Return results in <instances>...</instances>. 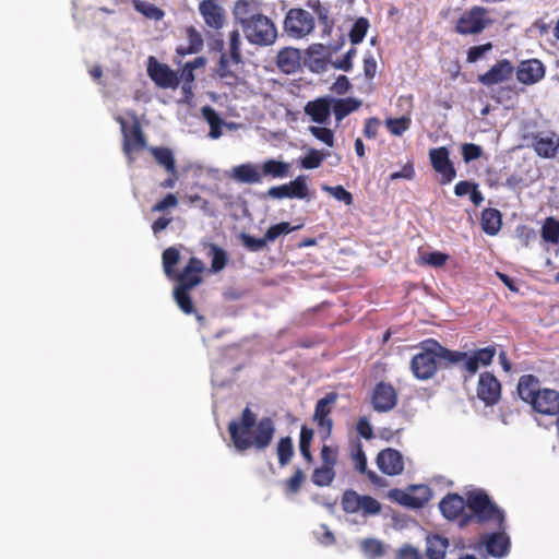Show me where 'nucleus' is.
<instances>
[{
	"mask_svg": "<svg viewBox=\"0 0 559 559\" xmlns=\"http://www.w3.org/2000/svg\"><path fill=\"white\" fill-rule=\"evenodd\" d=\"M308 5L312 9L319 23L323 26V33L330 35L334 27V20L330 16L329 8L318 0L313 4L309 1Z\"/></svg>",
	"mask_w": 559,
	"mask_h": 559,
	"instance_id": "obj_35",
	"label": "nucleus"
},
{
	"mask_svg": "<svg viewBox=\"0 0 559 559\" xmlns=\"http://www.w3.org/2000/svg\"><path fill=\"white\" fill-rule=\"evenodd\" d=\"M132 4L135 11L143 14L147 19L159 21L164 17V11L153 3L142 0H133Z\"/></svg>",
	"mask_w": 559,
	"mask_h": 559,
	"instance_id": "obj_39",
	"label": "nucleus"
},
{
	"mask_svg": "<svg viewBox=\"0 0 559 559\" xmlns=\"http://www.w3.org/2000/svg\"><path fill=\"white\" fill-rule=\"evenodd\" d=\"M231 178L240 183H261L262 182V174L261 168L259 169L257 165L251 163L240 164L235 166L231 170Z\"/></svg>",
	"mask_w": 559,
	"mask_h": 559,
	"instance_id": "obj_25",
	"label": "nucleus"
},
{
	"mask_svg": "<svg viewBox=\"0 0 559 559\" xmlns=\"http://www.w3.org/2000/svg\"><path fill=\"white\" fill-rule=\"evenodd\" d=\"M429 157L432 168L442 177V185L450 183L456 177V170L450 160L449 151L445 146L431 148Z\"/></svg>",
	"mask_w": 559,
	"mask_h": 559,
	"instance_id": "obj_11",
	"label": "nucleus"
},
{
	"mask_svg": "<svg viewBox=\"0 0 559 559\" xmlns=\"http://www.w3.org/2000/svg\"><path fill=\"white\" fill-rule=\"evenodd\" d=\"M396 403L397 393L392 384L381 381L374 385L371 394V405L376 411H391Z\"/></svg>",
	"mask_w": 559,
	"mask_h": 559,
	"instance_id": "obj_13",
	"label": "nucleus"
},
{
	"mask_svg": "<svg viewBox=\"0 0 559 559\" xmlns=\"http://www.w3.org/2000/svg\"><path fill=\"white\" fill-rule=\"evenodd\" d=\"M477 188V185L471 181L462 180L459 181L454 187V193L457 197H464L466 194H469L471 191Z\"/></svg>",
	"mask_w": 559,
	"mask_h": 559,
	"instance_id": "obj_64",
	"label": "nucleus"
},
{
	"mask_svg": "<svg viewBox=\"0 0 559 559\" xmlns=\"http://www.w3.org/2000/svg\"><path fill=\"white\" fill-rule=\"evenodd\" d=\"M540 235L546 242L559 243V221L555 217L545 218Z\"/></svg>",
	"mask_w": 559,
	"mask_h": 559,
	"instance_id": "obj_38",
	"label": "nucleus"
},
{
	"mask_svg": "<svg viewBox=\"0 0 559 559\" xmlns=\"http://www.w3.org/2000/svg\"><path fill=\"white\" fill-rule=\"evenodd\" d=\"M483 155V148L474 143H465L462 145V156L465 163L478 159Z\"/></svg>",
	"mask_w": 559,
	"mask_h": 559,
	"instance_id": "obj_52",
	"label": "nucleus"
},
{
	"mask_svg": "<svg viewBox=\"0 0 559 559\" xmlns=\"http://www.w3.org/2000/svg\"><path fill=\"white\" fill-rule=\"evenodd\" d=\"M466 508L471 513L462 516L461 526L471 522L478 524L493 523L498 530L503 528L504 512L489 498L484 490L469 491L466 495Z\"/></svg>",
	"mask_w": 559,
	"mask_h": 559,
	"instance_id": "obj_6",
	"label": "nucleus"
},
{
	"mask_svg": "<svg viewBox=\"0 0 559 559\" xmlns=\"http://www.w3.org/2000/svg\"><path fill=\"white\" fill-rule=\"evenodd\" d=\"M391 497L401 506L411 509H420L431 499V490L426 485H414L407 491L394 489Z\"/></svg>",
	"mask_w": 559,
	"mask_h": 559,
	"instance_id": "obj_10",
	"label": "nucleus"
},
{
	"mask_svg": "<svg viewBox=\"0 0 559 559\" xmlns=\"http://www.w3.org/2000/svg\"><path fill=\"white\" fill-rule=\"evenodd\" d=\"M147 74L163 88L176 87L179 83L177 74L167 64L158 62L155 57L148 58Z\"/></svg>",
	"mask_w": 559,
	"mask_h": 559,
	"instance_id": "obj_14",
	"label": "nucleus"
},
{
	"mask_svg": "<svg viewBox=\"0 0 559 559\" xmlns=\"http://www.w3.org/2000/svg\"><path fill=\"white\" fill-rule=\"evenodd\" d=\"M298 227H293L288 222H281L278 224L272 225L267 228L265 233V237L267 241H274L281 235L289 234L296 230Z\"/></svg>",
	"mask_w": 559,
	"mask_h": 559,
	"instance_id": "obj_47",
	"label": "nucleus"
},
{
	"mask_svg": "<svg viewBox=\"0 0 559 559\" xmlns=\"http://www.w3.org/2000/svg\"><path fill=\"white\" fill-rule=\"evenodd\" d=\"M202 116L206 120V122L210 126V133L209 136L211 139H218L222 136V126L224 123L223 119L219 117V115L216 112L214 108L211 106H204L202 108Z\"/></svg>",
	"mask_w": 559,
	"mask_h": 559,
	"instance_id": "obj_33",
	"label": "nucleus"
},
{
	"mask_svg": "<svg viewBox=\"0 0 559 559\" xmlns=\"http://www.w3.org/2000/svg\"><path fill=\"white\" fill-rule=\"evenodd\" d=\"M466 357V352L450 350L437 341L429 338L421 343V350L411 361L414 376L420 380H427L435 376L438 367H449L461 362Z\"/></svg>",
	"mask_w": 559,
	"mask_h": 559,
	"instance_id": "obj_3",
	"label": "nucleus"
},
{
	"mask_svg": "<svg viewBox=\"0 0 559 559\" xmlns=\"http://www.w3.org/2000/svg\"><path fill=\"white\" fill-rule=\"evenodd\" d=\"M380 120L376 117L368 118L365 122L364 135L367 139H374L378 134Z\"/></svg>",
	"mask_w": 559,
	"mask_h": 559,
	"instance_id": "obj_61",
	"label": "nucleus"
},
{
	"mask_svg": "<svg viewBox=\"0 0 559 559\" xmlns=\"http://www.w3.org/2000/svg\"><path fill=\"white\" fill-rule=\"evenodd\" d=\"M178 205V199L174 193L166 194L160 201L155 203L152 207V212H164L169 207H176Z\"/></svg>",
	"mask_w": 559,
	"mask_h": 559,
	"instance_id": "obj_56",
	"label": "nucleus"
},
{
	"mask_svg": "<svg viewBox=\"0 0 559 559\" xmlns=\"http://www.w3.org/2000/svg\"><path fill=\"white\" fill-rule=\"evenodd\" d=\"M180 261V251L176 247H168L162 253V264L165 276L175 282L173 297L178 308L185 314H195L199 321L204 318L195 309L190 292L203 283L204 262L191 257L183 269L178 272L176 265Z\"/></svg>",
	"mask_w": 559,
	"mask_h": 559,
	"instance_id": "obj_1",
	"label": "nucleus"
},
{
	"mask_svg": "<svg viewBox=\"0 0 559 559\" xmlns=\"http://www.w3.org/2000/svg\"><path fill=\"white\" fill-rule=\"evenodd\" d=\"M385 126L391 134L400 136L409 129L411 118L407 116L400 118H388L385 120Z\"/></svg>",
	"mask_w": 559,
	"mask_h": 559,
	"instance_id": "obj_43",
	"label": "nucleus"
},
{
	"mask_svg": "<svg viewBox=\"0 0 559 559\" xmlns=\"http://www.w3.org/2000/svg\"><path fill=\"white\" fill-rule=\"evenodd\" d=\"M361 106V100L356 98H332L331 109L333 110L336 121H342L349 114L356 111Z\"/></svg>",
	"mask_w": 559,
	"mask_h": 559,
	"instance_id": "obj_31",
	"label": "nucleus"
},
{
	"mask_svg": "<svg viewBox=\"0 0 559 559\" xmlns=\"http://www.w3.org/2000/svg\"><path fill=\"white\" fill-rule=\"evenodd\" d=\"M448 260L449 255L440 251L430 252L425 257L426 263L433 267L443 266Z\"/></svg>",
	"mask_w": 559,
	"mask_h": 559,
	"instance_id": "obj_57",
	"label": "nucleus"
},
{
	"mask_svg": "<svg viewBox=\"0 0 559 559\" xmlns=\"http://www.w3.org/2000/svg\"><path fill=\"white\" fill-rule=\"evenodd\" d=\"M520 399L536 413L545 416L559 414V392L554 389L540 388L539 379L534 374L520 377L516 386Z\"/></svg>",
	"mask_w": 559,
	"mask_h": 559,
	"instance_id": "obj_5",
	"label": "nucleus"
},
{
	"mask_svg": "<svg viewBox=\"0 0 559 559\" xmlns=\"http://www.w3.org/2000/svg\"><path fill=\"white\" fill-rule=\"evenodd\" d=\"M480 225L485 234L495 236L502 225V216L499 210L488 207L481 212Z\"/></svg>",
	"mask_w": 559,
	"mask_h": 559,
	"instance_id": "obj_29",
	"label": "nucleus"
},
{
	"mask_svg": "<svg viewBox=\"0 0 559 559\" xmlns=\"http://www.w3.org/2000/svg\"><path fill=\"white\" fill-rule=\"evenodd\" d=\"M450 546L449 539L439 534L428 535L426 538L427 559H444Z\"/></svg>",
	"mask_w": 559,
	"mask_h": 559,
	"instance_id": "obj_28",
	"label": "nucleus"
},
{
	"mask_svg": "<svg viewBox=\"0 0 559 559\" xmlns=\"http://www.w3.org/2000/svg\"><path fill=\"white\" fill-rule=\"evenodd\" d=\"M283 28L290 38H305L314 29V17L305 9L292 8L285 15Z\"/></svg>",
	"mask_w": 559,
	"mask_h": 559,
	"instance_id": "obj_8",
	"label": "nucleus"
},
{
	"mask_svg": "<svg viewBox=\"0 0 559 559\" xmlns=\"http://www.w3.org/2000/svg\"><path fill=\"white\" fill-rule=\"evenodd\" d=\"M146 145L141 126L135 121L129 130L123 129V152L131 156L140 152Z\"/></svg>",
	"mask_w": 559,
	"mask_h": 559,
	"instance_id": "obj_24",
	"label": "nucleus"
},
{
	"mask_svg": "<svg viewBox=\"0 0 559 559\" xmlns=\"http://www.w3.org/2000/svg\"><path fill=\"white\" fill-rule=\"evenodd\" d=\"M332 98L319 97L305 106V114L319 124H324L331 116Z\"/></svg>",
	"mask_w": 559,
	"mask_h": 559,
	"instance_id": "obj_22",
	"label": "nucleus"
},
{
	"mask_svg": "<svg viewBox=\"0 0 559 559\" xmlns=\"http://www.w3.org/2000/svg\"><path fill=\"white\" fill-rule=\"evenodd\" d=\"M276 66L286 74L295 73L300 67L299 50L290 47L280 50L276 57Z\"/></svg>",
	"mask_w": 559,
	"mask_h": 559,
	"instance_id": "obj_27",
	"label": "nucleus"
},
{
	"mask_svg": "<svg viewBox=\"0 0 559 559\" xmlns=\"http://www.w3.org/2000/svg\"><path fill=\"white\" fill-rule=\"evenodd\" d=\"M288 186L289 199H305L308 195V187L302 176L292 180Z\"/></svg>",
	"mask_w": 559,
	"mask_h": 559,
	"instance_id": "obj_45",
	"label": "nucleus"
},
{
	"mask_svg": "<svg viewBox=\"0 0 559 559\" xmlns=\"http://www.w3.org/2000/svg\"><path fill=\"white\" fill-rule=\"evenodd\" d=\"M240 239L242 241V245L250 251H260L262 250L266 243L269 242L266 237L263 238H255L249 234L242 233L240 235Z\"/></svg>",
	"mask_w": 559,
	"mask_h": 559,
	"instance_id": "obj_49",
	"label": "nucleus"
},
{
	"mask_svg": "<svg viewBox=\"0 0 559 559\" xmlns=\"http://www.w3.org/2000/svg\"><path fill=\"white\" fill-rule=\"evenodd\" d=\"M357 55V49L352 47L341 59L333 62V67L338 70L348 72L353 68V59Z\"/></svg>",
	"mask_w": 559,
	"mask_h": 559,
	"instance_id": "obj_53",
	"label": "nucleus"
},
{
	"mask_svg": "<svg viewBox=\"0 0 559 559\" xmlns=\"http://www.w3.org/2000/svg\"><path fill=\"white\" fill-rule=\"evenodd\" d=\"M345 513H358L364 515H376L381 511V503L371 496L358 495L353 489L343 492L341 500Z\"/></svg>",
	"mask_w": 559,
	"mask_h": 559,
	"instance_id": "obj_9",
	"label": "nucleus"
},
{
	"mask_svg": "<svg viewBox=\"0 0 559 559\" xmlns=\"http://www.w3.org/2000/svg\"><path fill=\"white\" fill-rule=\"evenodd\" d=\"M545 66L538 59L523 60L516 67V79L524 85H532L545 76Z\"/></svg>",
	"mask_w": 559,
	"mask_h": 559,
	"instance_id": "obj_17",
	"label": "nucleus"
},
{
	"mask_svg": "<svg viewBox=\"0 0 559 559\" xmlns=\"http://www.w3.org/2000/svg\"><path fill=\"white\" fill-rule=\"evenodd\" d=\"M207 249L206 255L211 258V273H219L225 269L228 263V254L225 249L214 242H207L204 245Z\"/></svg>",
	"mask_w": 559,
	"mask_h": 559,
	"instance_id": "obj_30",
	"label": "nucleus"
},
{
	"mask_svg": "<svg viewBox=\"0 0 559 559\" xmlns=\"http://www.w3.org/2000/svg\"><path fill=\"white\" fill-rule=\"evenodd\" d=\"M415 177V168L413 162H407L401 170L394 171L390 175L389 180L394 181L397 179L412 180Z\"/></svg>",
	"mask_w": 559,
	"mask_h": 559,
	"instance_id": "obj_55",
	"label": "nucleus"
},
{
	"mask_svg": "<svg viewBox=\"0 0 559 559\" xmlns=\"http://www.w3.org/2000/svg\"><path fill=\"white\" fill-rule=\"evenodd\" d=\"M231 60L227 57V53H222L218 62L217 73L221 79L235 78L234 72L230 70L229 63Z\"/></svg>",
	"mask_w": 559,
	"mask_h": 559,
	"instance_id": "obj_58",
	"label": "nucleus"
},
{
	"mask_svg": "<svg viewBox=\"0 0 559 559\" xmlns=\"http://www.w3.org/2000/svg\"><path fill=\"white\" fill-rule=\"evenodd\" d=\"M533 147L536 154L543 158H552L559 148V136L554 133H536L532 135Z\"/></svg>",
	"mask_w": 559,
	"mask_h": 559,
	"instance_id": "obj_20",
	"label": "nucleus"
},
{
	"mask_svg": "<svg viewBox=\"0 0 559 559\" xmlns=\"http://www.w3.org/2000/svg\"><path fill=\"white\" fill-rule=\"evenodd\" d=\"M309 131L317 140L323 142L328 146L332 147L334 145V133L331 129L312 126L309 128Z\"/></svg>",
	"mask_w": 559,
	"mask_h": 559,
	"instance_id": "obj_48",
	"label": "nucleus"
},
{
	"mask_svg": "<svg viewBox=\"0 0 559 559\" xmlns=\"http://www.w3.org/2000/svg\"><path fill=\"white\" fill-rule=\"evenodd\" d=\"M350 83L345 75H340L332 85V91L338 95H343L350 88Z\"/></svg>",
	"mask_w": 559,
	"mask_h": 559,
	"instance_id": "obj_63",
	"label": "nucleus"
},
{
	"mask_svg": "<svg viewBox=\"0 0 559 559\" xmlns=\"http://www.w3.org/2000/svg\"><path fill=\"white\" fill-rule=\"evenodd\" d=\"M151 153L154 156L155 160L163 166L167 173L175 174L176 173V162L173 154V151L168 147H152Z\"/></svg>",
	"mask_w": 559,
	"mask_h": 559,
	"instance_id": "obj_34",
	"label": "nucleus"
},
{
	"mask_svg": "<svg viewBox=\"0 0 559 559\" xmlns=\"http://www.w3.org/2000/svg\"><path fill=\"white\" fill-rule=\"evenodd\" d=\"M227 57L234 64H239L242 62L241 39L238 29H234L229 33V47Z\"/></svg>",
	"mask_w": 559,
	"mask_h": 559,
	"instance_id": "obj_40",
	"label": "nucleus"
},
{
	"mask_svg": "<svg viewBox=\"0 0 559 559\" xmlns=\"http://www.w3.org/2000/svg\"><path fill=\"white\" fill-rule=\"evenodd\" d=\"M480 542L486 546L487 552L496 558L507 556L510 550V537L504 532V527L498 532L485 534Z\"/></svg>",
	"mask_w": 559,
	"mask_h": 559,
	"instance_id": "obj_19",
	"label": "nucleus"
},
{
	"mask_svg": "<svg viewBox=\"0 0 559 559\" xmlns=\"http://www.w3.org/2000/svg\"><path fill=\"white\" fill-rule=\"evenodd\" d=\"M466 508V499L457 493H448L439 503V509L442 515L448 520H459L461 524L464 509Z\"/></svg>",
	"mask_w": 559,
	"mask_h": 559,
	"instance_id": "obj_21",
	"label": "nucleus"
},
{
	"mask_svg": "<svg viewBox=\"0 0 559 559\" xmlns=\"http://www.w3.org/2000/svg\"><path fill=\"white\" fill-rule=\"evenodd\" d=\"M377 72V61L372 55L364 58V74L368 80H372Z\"/></svg>",
	"mask_w": 559,
	"mask_h": 559,
	"instance_id": "obj_62",
	"label": "nucleus"
},
{
	"mask_svg": "<svg viewBox=\"0 0 559 559\" xmlns=\"http://www.w3.org/2000/svg\"><path fill=\"white\" fill-rule=\"evenodd\" d=\"M338 400L336 392H330L317 402L312 419H326Z\"/></svg>",
	"mask_w": 559,
	"mask_h": 559,
	"instance_id": "obj_36",
	"label": "nucleus"
},
{
	"mask_svg": "<svg viewBox=\"0 0 559 559\" xmlns=\"http://www.w3.org/2000/svg\"><path fill=\"white\" fill-rule=\"evenodd\" d=\"M491 49H492V44L490 41L483 44V45L473 46L467 50L466 61L468 63H475L479 59H481L485 56V53H487Z\"/></svg>",
	"mask_w": 559,
	"mask_h": 559,
	"instance_id": "obj_50",
	"label": "nucleus"
},
{
	"mask_svg": "<svg viewBox=\"0 0 559 559\" xmlns=\"http://www.w3.org/2000/svg\"><path fill=\"white\" fill-rule=\"evenodd\" d=\"M235 21L245 38L254 46L266 47L277 39V28L271 17L262 13L258 0H237L233 9Z\"/></svg>",
	"mask_w": 559,
	"mask_h": 559,
	"instance_id": "obj_2",
	"label": "nucleus"
},
{
	"mask_svg": "<svg viewBox=\"0 0 559 559\" xmlns=\"http://www.w3.org/2000/svg\"><path fill=\"white\" fill-rule=\"evenodd\" d=\"M514 67L508 59L497 61L487 72L478 76V82L485 86L503 83L512 78Z\"/></svg>",
	"mask_w": 559,
	"mask_h": 559,
	"instance_id": "obj_15",
	"label": "nucleus"
},
{
	"mask_svg": "<svg viewBox=\"0 0 559 559\" xmlns=\"http://www.w3.org/2000/svg\"><path fill=\"white\" fill-rule=\"evenodd\" d=\"M335 478L334 467L322 465L314 468L311 475V480L316 486L325 487L330 486Z\"/></svg>",
	"mask_w": 559,
	"mask_h": 559,
	"instance_id": "obj_37",
	"label": "nucleus"
},
{
	"mask_svg": "<svg viewBox=\"0 0 559 559\" xmlns=\"http://www.w3.org/2000/svg\"><path fill=\"white\" fill-rule=\"evenodd\" d=\"M353 461L355 462V467L359 473L367 472V457L360 445L357 447L353 454Z\"/></svg>",
	"mask_w": 559,
	"mask_h": 559,
	"instance_id": "obj_60",
	"label": "nucleus"
},
{
	"mask_svg": "<svg viewBox=\"0 0 559 559\" xmlns=\"http://www.w3.org/2000/svg\"><path fill=\"white\" fill-rule=\"evenodd\" d=\"M370 24L368 19L366 17H358L355 23L353 24L350 32H349V40L353 45L360 44L369 28Z\"/></svg>",
	"mask_w": 559,
	"mask_h": 559,
	"instance_id": "obj_42",
	"label": "nucleus"
},
{
	"mask_svg": "<svg viewBox=\"0 0 559 559\" xmlns=\"http://www.w3.org/2000/svg\"><path fill=\"white\" fill-rule=\"evenodd\" d=\"M362 552L370 559L380 558L384 555L383 544L373 538H367L361 542Z\"/></svg>",
	"mask_w": 559,
	"mask_h": 559,
	"instance_id": "obj_44",
	"label": "nucleus"
},
{
	"mask_svg": "<svg viewBox=\"0 0 559 559\" xmlns=\"http://www.w3.org/2000/svg\"><path fill=\"white\" fill-rule=\"evenodd\" d=\"M198 10L207 27L215 31L223 28L226 16L224 9L216 0H202L199 3Z\"/></svg>",
	"mask_w": 559,
	"mask_h": 559,
	"instance_id": "obj_16",
	"label": "nucleus"
},
{
	"mask_svg": "<svg viewBox=\"0 0 559 559\" xmlns=\"http://www.w3.org/2000/svg\"><path fill=\"white\" fill-rule=\"evenodd\" d=\"M304 480V472L300 468H297L293 476L285 481L286 491L289 493L298 492Z\"/></svg>",
	"mask_w": 559,
	"mask_h": 559,
	"instance_id": "obj_54",
	"label": "nucleus"
},
{
	"mask_svg": "<svg viewBox=\"0 0 559 559\" xmlns=\"http://www.w3.org/2000/svg\"><path fill=\"white\" fill-rule=\"evenodd\" d=\"M396 559H423V556L417 548L404 545L399 549Z\"/></svg>",
	"mask_w": 559,
	"mask_h": 559,
	"instance_id": "obj_59",
	"label": "nucleus"
},
{
	"mask_svg": "<svg viewBox=\"0 0 559 559\" xmlns=\"http://www.w3.org/2000/svg\"><path fill=\"white\" fill-rule=\"evenodd\" d=\"M325 157L326 154L321 151L310 148L307 154L299 159V166L304 169H316L322 165Z\"/></svg>",
	"mask_w": 559,
	"mask_h": 559,
	"instance_id": "obj_41",
	"label": "nucleus"
},
{
	"mask_svg": "<svg viewBox=\"0 0 559 559\" xmlns=\"http://www.w3.org/2000/svg\"><path fill=\"white\" fill-rule=\"evenodd\" d=\"M491 11L483 5H473L464 10L454 24V31L462 36H477L495 24Z\"/></svg>",
	"mask_w": 559,
	"mask_h": 559,
	"instance_id": "obj_7",
	"label": "nucleus"
},
{
	"mask_svg": "<svg viewBox=\"0 0 559 559\" xmlns=\"http://www.w3.org/2000/svg\"><path fill=\"white\" fill-rule=\"evenodd\" d=\"M290 165L283 160L266 159L261 165L262 177L286 178L289 175Z\"/></svg>",
	"mask_w": 559,
	"mask_h": 559,
	"instance_id": "obj_32",
	"label": "nucleus"
},
{
	"mask_svg": "<svg viewBox=\"0 0 559 559\" xmlns=\"http://www.w3.org/2000/svg\"><path fill=\"white\" fill-rule=\"evenodd\" d=\"M273 421H229L230 440L239 452L263 450L274 436Z\"/></svg>",
	"mask_w": 559,
	"mask_h": 559,
	"instance_id": "obj_4",
	"label": "nucleus"
},
{
	"mask_svg": "<svg viewBox=\"0 0 559 559\" xmlns=\"http://www.w3.org/2000/svg\"><path fill=\"white\" fill-rule=\"evenodd\" d=\"M293 453L294 451L290 438H282L277 444V455L281 466H285L290 461Z\"/></svg>",
	"mask_w": 559,
	"mask_h": 559,
	"instance_id": "obj_46",
	"label": "nucleus"
},
{
	"mask_svg": "<svg viewBox=\"0 0 559 559\" xmlns=\"http://www.w3.org/2000/svg\"><path fill=\"white\" fill-rule=\"evenodd\" d=\"M377 465L379 469L389 476L400 475L404 471L402 454L394 449H385L378 453Z\"/></svg>",
	"mask_w": 559,
	"mask_h": 559,
	"instance_id": "obj_18",
	"label": "nucleus"
},
{
	"mask_svg": "<svg viewBox=\"0 0 559 559\" xmlns=\"http://www.w3.org/2000/svg\"><path fill=\"white\" fill-rule=\"evenodd\" d=\"M323 189L328 191L334 199L345 203L346 205H350L353 203L352 193L347 191L343 186H325Z\"/></svg>",
	"mask_w": 559,
	"mask_h": 559,
	"instance_id": "obj_51",
	"label": "nucleus"
},
{
	"mask_svg": "<svg viewBox=\"0 0 559 559\" xmlns=\"http://www.w3.org/2000/svg\"><path fill=\"white\" fill-rule=\"evenodd\" d=\"M497 350L495 346L478 348L472 355L466 353V357L461 361L464 362V369L469 373H475L479 366H488L491 364Z\"/></svg>",
	"mask_w": 559,
	"mask_h": 559,
	"instance_id": "obj_23",
	"label": "nucleus"
},
{
	"mask_svg": "<svg viewBox=\"0 0 559 559\" xmlns=\"http://www.w3.org/2000/svg\"><path fill=\"white\" fill-rule=\"evenodd\" d=\"M185 35L187 38V45H180L177 47L176 52L180 57L188 55L199 53L204 46V40L201 33L192 25L185 28Z\"/></svg>",
	"mask_w": 559,
	"mask_h": 559,
	"instance_id": "obj_26",
	"label": "nucleus"
},
{
	"mask_svg": "<svg viewBox=\"0 0 559 559\" xmlns=\"http://www.w3.org/2000/svg\"><path fill=\"white\" fill-rule=\"evenodd\" d=\"M477 396L486 405L492 406L501 396L500 381L491 372H483L478 378Z\"/></svg>",
	"mask_w": 559,
	"mask_h": 559,
	"instance_id": "obj_12",
	"label": "nucleus"
}]
</instances>
